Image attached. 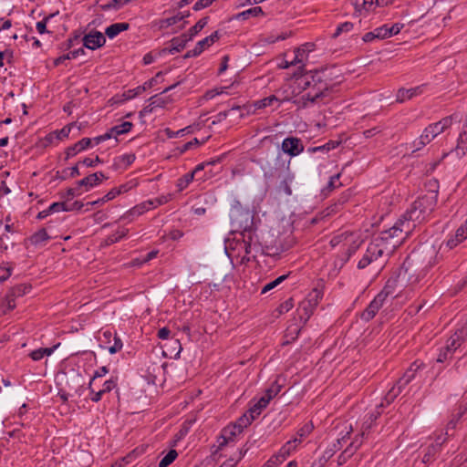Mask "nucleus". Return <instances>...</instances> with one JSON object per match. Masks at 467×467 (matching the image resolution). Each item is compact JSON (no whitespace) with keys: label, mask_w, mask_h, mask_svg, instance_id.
<instances>
[{"label":"nucleus","mask_w":467,"mask_h":467,"mask_svg":"<svg viewBox=\"0 0 467 467\" xmlns=\"http://www.w3.org/2000/svg\"><path fill=\"white\" fill-rule=\"evenodd\" d=\"M441 257L439 250L433 244H425L411 252L405 259L402 269L407 273L410 268L419 267L422 271H428L436 265Z\"/></svg>","instance_id":"obj_3"},{"label":"nucleus","mask_w":467,"mask_h":467,"mask_svg":"<svg viewBox=\"0 0 467 467\" xmlns=\"http://www.w3.org/2000/svg\"><path fill=\"white\" fill-rule=\"evenodd\" d=\"M54 16H55V14H50L49 16H46L42 21H39L36 23V30L38 31L39 34H44V33L48 32L47 30V23Z\"/></svg>","instance_id":"obj_48"},{"label":"nucleus","mask_w":467,"mask_h":467,"mask_svg":"<svg viewBox=\"0 0 467 467\" xmlns=\"http://www.w3.org/2000/svg\"><path fill=\"white\" fill-rule=\"evenodd\" d=\"M452 119H453V117L449 116V117L443 118L440 121L436 122L437 125L441 127V133L451 126Z\"/></svg>","instance_id":"obj_50"},{"label":"nucleus","mask_w":467,"mask_h":467,"mask_svg":"<svg viewBox=\"0 0 467 467\" xmlns=\"http://www.w3.org/2000/svg\"><path fill=\"white\" fill-rule=\"evenodd\" d=\"M137 185V182L135 181H130L127 183H124L117 188L119 194L124 193L131 190L133 187Z\"/></svg>","instance_id":"obj_60"},{"label":"nucleus","mask_w":467,"mask_h":467,"mask_svg":"<svg viewBox=\"0 0 467 467\" xmlns=\"http://www.w3.org/2000/svg\"><path fill=\"white\" fill-rule=\"evenodd\" d=\"M403 26V24L396 23L390 27L383 26L381 27L376 28V31H378V34L379 35V39H385L399 34Z\"/></svg>","instance_id":"obj_13"},{"label":"nucleus","mask_w":467,"mask_h":467,"mask_svg":"<svg viewBox=\"0 0 467 467\" xmlns=\"http://www.w3.org/2000/svg\"><path fill=\"white\" fill-rule=\"evenodd\" d=\"M60 346V344H57L52 348H40L38 349L33 350L29 356L33 360H40L45 356L51 355L56 348H57Z\"/></svg>","instance_id":"obj_21"},{"label":"nucleus","mask_w":467,"mask_h":467,"mask_svg":"<svg viewBox=\"0 0 467 467\" xmlns=\"http://www.w3.org/2000/svg\"><path fill=\"white\" fill-rule=\"evenodd\" d=\"M467 238V232L461 226L456 230L455 235L445 243L446 247L452 249Z\"/></svg>","instance_id":"obj_19"},{"label":"nucleus","mask_w":467,"mask_h":467,"mask_svg":"<svg viewBox=\"0 0 467 467\" xmlns=\"http://www.w3.org/2000/svg\"><path fill=\"white\" fill-rule=\"evenodd\" d=\"M359 244H360V242L358 243L355 240V237H353V239L350 241V243L347 244L348 247L346 252V257L343 259L344 263L347 262L350 258V256L356 252V250L358 248Z\"/></svg>","instance_id":"obj_43"},{"label":"nucleus","mask_w":467,"mask_h":467,"mask_svg":"<svg viewBox=\"0 0 467 467\" xmlns=\"http://www.w3.org/2000/svg\"><path fill=\"white\" fill-rule=\"evenodd\" d=\"M164 348H166V349H163V355L170 358H171L172 355L177 357L182 349L181 342L177 338H171L164 345Z\"/></svg>","instance_id":"obj_17"},{"label":"nucleus","mask_w":467,"mask_h":467,"mask_svg":"<svg viewBox=\"0 0 467 467\" xmlns=\"http://www.w3.org/2000/svg\"><path fill=\"white\" fill-rule=\"evenodd\" d=\"M49 239L50 236L47 230L45 228H41L30 237V242L33 245H39Z\"/></svg>","instance_id":"obj_25"},{"label":"nucleus","mask_w":467,"mask_h":467,"mask_svg":"<svg viewBox=\"0 0 467 467\" xmlns=\"http://www.w3.org/2000/svg\"><path fill=\"white\" fill-rule=\"evenodd\" d=\"M130 28L129 23H115L108 26L105 30V34L109 38H114L119 33L126 31Z\"/></svg>","instance_id":"obj_20"},{"label":"nucleus","mask_w":467,"mask_h":467,"mask_svg":"<svg viewBox=\"0 0 467 467\" xmlns=\"http://www.w3.org/2000/svg\"><path fill=\"white\" fill-rule=\"evenodd\" d=\"M277 100H278L277 98L275 95H272V96H269L263 99L257 100L254 103V106L256 109H263V108L272 105V103L274 101H277Z\"/></svg>","instance_id":"obj_44"},{"label":"nucleus","mask_w":467,"mask_h":467,"mask_svg":"<svg viewBox=\"0 0 467 467\" xmlns=\"http://www.w3.org/2000/svg\"><path fill=\"white\" fill-rule=\"evenodd\" d=\"M126 232L127 231H121V232H117L116 234L110 235L108 237V243L109 244H113L115 242H118L119 239H121L123 236L126 235Z\"/></svg>","instance_id":"obj_64"},{"label":"nucleus","mask_w":467,"mask_h":467,"mask_svg":"<svg viewBox=\"0 0 467 467\" xmlns=\"http://www.w3.org/2000/svg\"><path fill=\"white\" fill-rule=\"evenodd\" d=\"M108 177L105 176V174L102 171L95 172L92 174H89L88 176H86L82 180L78 181V186L82 187H88L92 188L94 186L99 185L103 180H107Z\"/></svg>","instance_id":"obj_9"},{"label":"nucleus","mask_w":467,"mask_h":467,"mask_svg":"<svg viewBox=\"0 0 467 467\" xmlns=\"http://www.w3.org/2000/svg\"><path fill=\"white\" fill-rule=\"evenodd\" d=\"M454 151L458 156H463L467 152V118L462 131L460 133Z\"/></svg>","instance_id":"obj_15"},{"label":"nucleus","mask_w":467,"mask_h":467,"mask_svg":"<svg viewBox=\"0 0 467 467\" xmlns=\"http://www.w3.org/2000/svg\"><path fill=\"white\" fill-rule=\"evenodd\" d=\"M117 386V383L115 380L113 379H109V380H107L104 382L103 384V389H100L103 393H106V392H109L110 390H112L114 388H116Z\"/></svg>","instance_id":"obj_62"},{"label":"nucleus","mask_w":467,"mask_h":467,"mask_svg":"<svg viewBox=\"0 0 467 467\" xmlns=\"http://www.w3.org/2000/svg\"><path fill=\"white\" fill-rule=\"evenodd\" d=\"M122 348V342L119 337L116 335L114 337V345L109 348V352L110 354H115Z\"/></svg>","instance_id":"obj_57"},{"label":"nucleus","mask_w":467,"mask_h":467,"mask_svg":"<svg viewBox=\"0 0 467 467\" xmlns=\"http://www.w3.org/2000/svg\"><path fill=\"white\" fill-rule=\"evenodd\" d=\"M180 84V82H177L173 85H171L170 87L166 88L162 92H161L158 95L152 96L149 99V101H151V105H154L155 108L160 107L163 108L170 102H171V99L170 97H161L162 94L169 92L170 90L173 89L175 87H177Z\"/></svg>","instance_id":"obj_11"},{"label":"nucleus","mask_w":467,"mask_h":467,"mask_svg":"<svg viewBox=\"0 0 467 467\" xmlns=\"http://www.w3.org/2000/svg\"><path fill=\"white\" fill-rule=\"evenodd\" d=\"M109 372V369L107 367L103 366L101 367L99 369H98L97 371H95V374L93 376V378L91 379L90 382H89V385H88V388L91 389L93 384H94V381L97 378H100L102 376H104L105 374H107Z\"/></svg>","instance_id":"obj_55"},{"label":"nucleus","mask_w":467,"mask_h":467,"mask_svg":"<svg viewBox=\"0 0 467 467\" xmlns=\"http://www.w3.org/2000/svg\"><path fill=\"white\" fill-rule=\"evenodd\" d=\"M73 126H74V124L71 123V124H68V125L63 127L59 130H56L55 131L56 138L57 140H63L64 138H67Z\"/></svg>","instance_id":"obj_45"},{"label":"nucleus","mask_w":467,"mask_h":467,"mask_svg":"<svg viewBox=\"0 0 467 467\" xmlns=\"http://www.w3.org/2000/svg\"><path fill=\"white\" fill-rule=\"evenodd\" d=\"M65 388L66 389H59L58 393H57L64 403H66L68 400V391L67 390L71 389L69 380L65 381Z\"/></svg>","instance_id":"obj_49"},{"label":"nucleus","mask_w":467,"mask_h":467,"mask_svg":"<svg viewBox=\"0 0 467 467\" xmlns=\"http://www.w3.org/2000/svg\"><path fill=\"white\" fill-rule=\"evenodd\" d=\"M91 142H92L91 139L83 138L82 140H80L79 141L75 143L74 145L67 148V150L65 151V153H66L65 160L67 161L69 158L75 156L77 153L86 150L87 148H88L91 145Z\"/></svg>","instance_id":"obj_10"},{"label":"nucleus","mask_w":467,"mask_h":467,"mask_svg":"<svg viewBox=\"0 0 467 467\" xmlns=\"http://www.w3.org/2000/svg\"><path fill=\"white\" fill-rule=\"evenodd\" d=\"M355 442H351L348 447L345 449L343 452L337 458V463L339 465L344 464L359 448L360 443L354 447Z\"/></svg>","instance_id":"obj_23"},{"label":"nucleus","mask_w":467,"mask_h":467,"mask_svg":"<svg viewBox=\"0 0 467 467\" xmlns=\"http://www.w3.org/2000/svg\"><path fill=\"white\" fill-rule=\"evenodd\" d=\"M242 432L243 431H237V427H235L234 424L225 427L223 430L222 435L220 437L222 441H219L218 449L222 450L229 442V441H233L236 435Z\"/></svg>","instance_id":"obj_12"},{"label":"nucleus","mask_w":467,"mask_h":467,"mask_svg":"<svg viewBox=\"0 0 467 467\" xmlns=\"http://www.w3.org/2000/svg\"><path fill=\"white\" fill-rule=\"evenodd\" d=\"M281 389H282V386L277 382V380H275L265 390V396L271 400L280 392Z\"/></svg>","instance_id":"obj_40"},{"label":"nucleus","mask_w":467,"mask_h":467,"mask_svg":"<svg viewBox=\"0 0 467 467\" xmlns=\"http://www.w3.org/2000/svg\"><path fill=\"white\" fill-rule=\"evenodd\" d=\"M264 15H265V13H264L262 7L255 6V7L249 8V9H247L245 11H243V12L237 14L234 16V18L235 19L246 20L250 16H264Z\"/></svg>","instance_id":"obj_22"},{"label":"nucleus","mask_w":467,"mask_h":467,"mask_svg":"<svg viewBox=\"0 0 467 467\" xmlns=\"http://www.w3.org/2000/svg\"><path fill=\"white\" fill-rule=\"evenodd\" d=\"M100 162H102V161L100 160V158L99 156H96L95 159L85 158L82 161V163L88 167H95L97 163H100Z\"/></svg>","instance_id":"obj_63"},{"label":"nucleus","mask_w":467,"mask_h":467,"mask_svg":"<svg viewBox=\"0 0 467 467\" xmlns=\"http://www.w3.org/2000/svg\"><path fill=\"white\" fill-rule=\"evenodd\" d=\"M193 178L194 176L193 173L192 172L186 173L185 175L181 177L177 182V187L179 191H182L183 189H185L189 185V183L192 182Z\"/></svg>","instance_id":"obj_41"},{"label":"nucleus","mask_w":467,"mask_h":467,"mask_svg":"<svg viewBox=\"0 0 467 467\" xmlns=\"http://www.w3.org/2000/svg\"><path fill=\"white\" fill-rule=\"evenodd\" d=\"M385 298H383L382 295H377L375 298L370 302L368 307L362 312L361 318L369 321L372 319L379 310L382 307Z\"/></svg>","instance_id":"obj_8"},{"label":"nucleus","mask_w":467,"mask_h":467,"mask_svg":"<svg viewBox=\"0 0 467 467\" xmlns=\"http://www.w3.org/2000/svg\"><path fill=\"white\" fill-rule=\"evenodd\" d=\"M235 109H240V107H234V108H232L230 110H225V111L219 112V113L215 116V119H213V120L212 121V124H213V125H214V124H216V123H218V122L223 121V119H225L228 117V115H229L230 111H232V110H235Z\"/></svg>","instance_id":"obj_51"},{"label":"nucleus","mask_w":467,"mask_h":467,"mask_svg":"<svg viewBox=\"0 0 467 467\" xmlns=\"http://www.w3.org/2000/svg\"><path fill=\"white\" fill-rule=\"evenodd\" d=\"M190 16V12H185V13H182V12H179L177 15L171 16V17H168L164 20L161 21V27H169L171 26H173L175 25L176 23H178L179 21L186 18V17H189Z\"/></svg>","instance_id":"obj_27"},{"label":"nucleus","mask_w":467,"mask_h":467,"mask_svg":"<svg viewBox=\"0 0 467 467\" xmlns=\"http://www.w3.org/2000/svg\"><path fill=\"white\" fill-rule=\"evenodd\" d=\"M252 422L253 417L248 418L247 413H244L234 423V425L237 427V431H243L244 429L251 425Z\"/></svg>","instance_id":"obj_34"},{"label":"nucleus","mask_w":467,"mask_h":467,"mask_svg":"<svg viewBox=\"0 0 467 467\" xmlns=\"http://www.w3.org/2000/svg\"><path fill=\"white\" fill-rule=\"evenodd\" d=\"M171 47L170 48H163L161 50V53H171L173 54L174 52H180L185 47V44L183 43V40H181L179 36L173 37L171 41Z\"/></svg>","instance_id":"obj_28"},{"label":"nucleus","mask_w":467,"mask_h":467,"mask_svg":"<svg viewBox=\"0 0 467 467\" xmlns=\"http://www.w3.org/2000/svg\"><path fill=\"white\" fill-rule=\"evenodd\" d=\"M133 127V124L130 121H125L120 125H117L111 128V132H115V137L117 135H121L128 133L131 128Z\"/></svg>","instance_id":"obj_35"},{"label":"nucleus","mask_w":467,"mask_h":467,"mask_svg":"<svg viewBox=\"0 0 467 467\" xmlns=\"http://www.w3.org/2000/svg\"><path fill=\"white\" fill-rule=\"evenodd\" d=\"M353 28V24L350 22H345L337 26L336 32L333 34L332 37L337 38L341 33L348 32Z\"/></svg>","instance_id":"obj_47"},{"label":"nucleus","mask_w":467,"mask_h":467,"mask_svg":"<svg viewBox=\"0 0 467 467\" xmlns=\"http://www.w3.org/2000/svg\"><path fill=\"white\" fill-rule=\"evenodd\" d=\"M208 17L205 16V17H202V19H200L193 26H192L190 29H189V34L192 36H196L201 30H202V28L207 25L208 23Z\"/></svg>","instance_id":"obj_38"},{"label":"nucleus","mask_w":467,"mask_h":467,"mask_svg":"<svg viewBox=\"0 0 467 467\" xmlns=\"http://www.w3.org/2000/svg\"><path fill=\"white\" fill-rule=\"evenodd\" d=\"M315 307L311 306L309 303L305 300L300 304L298 311L300 312L299 317L300 319H304V323H306L311 315L313 314Z\"/></svg>","instance_id":"obj_26"},{"label":"nucleus","mask_w":467,"mask_h":467,"mask_svg":"<svg viewBox=\"0 0 467 467\" xmlns=\"http://www.w3.org/2000/svg\"><path fill=\"white\" fill-rule=\"evenodd\" d=\"M60 211L67 212V204L66 202H54L48 207V212H50L51 213H57Z\"/></svg>","instance_id":"obj_46"},{"label":"nucleus","mask_w":467,"mask_h":467,"mask_svg":"<svg viewBox=\"0 0 467 467\" xmlns=\"http://www.w3.org/2000/svg\"><path fill=\"white\" fill-rule=\"evenodd\" d=\"M135 154H124L114 159L112 169L115 171L126 169L135 161Z\"/></svg>","instance_id":"obj_14"},{"label":"nucleus","mask_w":467,"mask_h":467,"mask_svg":"<svg viewBox=\"0 0 467 467\" xmlns=\"http://www.w3.org/2000/svg\"><path fill=\"white\" fill-rule=\"evenodd\" d=\"M349 2L354 6L355 12L358 14H361L363 10L369 12L370 7L374 5L373 1L367 0H349Z\"/></svg>","instance_id":"obj_24"},{"label":"nucleus","mask_w":467,"mask_h":467,"mask_svg":"<svg viewBox=\"0 0 467 467\" xmlns=\"http://www.w3.org/2000/svg\"><path fill=\"white\" fill-rule=\"evenodd\" d=\"M288 275H283L279 277H277L276 279H275L274 281L266 284L262 291H261V294H266L267 292H269L270 290L274 289L275 287H276L278 285H280L283 281H285L286 278H287Z\"/></svg>","instance_id":"obj_37"},{"label":"nucleus","mask_w":467,"mask_h":467,"mask_svg":"<svg viewBox=\"0 0 467 467\" xmlns=\"http://www.w3.org/2000/svg\"><path fill=\"white\" fill-rule=\"evenodd\" d=\"M402 391V386L396 384L385 396V400L388 404L391 403L396 397Z\"/></svg>","instance_id":"obj_42"},{"label":"nucleus","mask_w":467,"mask_h":467,"mask_svg":"<svg viewBox=\"0 0 467 467\" xmlns=\"http://www.w3.org/2000/svg\"><path fill=\"white\" fill-rule=\"evenodd\" d=\"M282 150L289 156L295 157L304 150V145L300 139L288 137L282 142Z\"/></svg>","instance_id":"obj_6"},{"label":"nucleus","mask_w":467,"mask_h":467,"mask_svg":"<svg viewBox=\"0 0 467 467\" xmlns=\"http://www.w3.org/2000/svg\"><path fill=\"white\" fill-rule=\"evenodd\" d=\"M441 127L437 123L430 124L422 132L420 137L413 141L414 150H418L430 143L435 137L441 134Z\"/></svg>","instance_id":"obj_5"},{"label":"nucleus","mask_w":467,"mask_h":467,"mask_svg":"<svg viewBox=\"0 0 467 467\" xmlns=\"http://www.w3.org/2000/svg\"><path fill=\"white\" fill-rule=\"evenodd\" d=\"M215 0H199L193 5L194 11H199L201 9L206 8L210 6Z\"/></svg>","instance_id":"obj_58"},{"label":"nucleus","mask_w":467,"mask_h":467,"mask_svg":"<svg viewBox=\"0 0 467 467\" xmlns=\"http://www.w3.org/2000/svg\"><path fill=\"white\" fill-rule=\"evenodd\" d=\"M422 363L418 364V361L413 362L410 367L404 373L403 377L400 378L397 384L401 385L402 389L407 386L415 377V372L420 368Z\"/></svg>","instance_id":"obj_16"},{"label":"nucleus","mask_w":467,"mask_h":467,"mask_svg":"<svg viewBox=\"0 0 467 467\" xmlns=\"http://www.w3.org/2000/svg\"><path fill=\"white\" fill-rule=\"evenodd\" d=\"M355 237V234L351 232H344L339 234L333 236L329 242L332 247L338 246L340 244L347 245Z\"/></svg>","instance_id":"obj_18"},{"label":"nucleus","mask_w":467,"mask_h":467,"mask_svg":"<svg viewBox=\"0 0 467 467\" xmlns=\"http://www.w3.org/2000/svg\"><path fill=\"white\" fill-rule=\"evenodd\" d=\"M314 430V425L311 421L304 424L297 431L296 436L286 442V444L281 449V452L284 455H288L292 450H294L296 444L300 443L302 440L307 437Z\"/></svg>","instance_id":"obj_4"},{"label":"nucleus","mask_w":467,"mask_h":467,"mask_svg":"<svg viewBox=\"0 0 467 467\" xmlns=\"http://www.w3.org/2000/svg\"><path fill=\"white\" fill-rule=\"evenodd\" d=\"M30 289H31V285H30L20 284V285H17L14 286L13 288H11L8 293H10L11 296L16 298V297L23 296Z\"/></svg>","instance_id":"obj_32"},{"label":"nucleus","mask_w":467,"mask_h":467,"mask_svg":"<svg viewBox=\"0 0 467 467\" xmlns=\"http://www.w3.org/2000/svg\"><path fill=\"white\" fill-rule=\"evenodd\" d=\"M211 45L209 41L205 37L196 44L195 47L193 48V53L200 55L206 47H209Z\"/></svg>","instance_id":"obj_52"},{"label":"nucleus","mask_w":467,"mask_h":467,"mask_svg":"<svg viewBox=\"0 0 467 467\" xmlns=\"http://www.w3.org/2000/svg\"><path fill=\"white\" fill-rule=\"evenodd\" d=\"M83 46L88 49L95 50L103 47L106 43L104 35L99 31H92L82 39Z\"/></svg>","instance_id":"obj_7"},{"label":"nucleus","mask_w":467,"mask_h":467,"mask_svg":"<svg viewBox=\"0 0 467 467\" xmlns=\"http://www.w3.org/2000/svg\"><path fill=\"white\" fill-rule=\"evenodd\" d=\"M85 54V50L83 47H80L78 49H76V50H73V51H70L69 53L66 54V55H63V56H60L58 57H57L55 60H54V65L57 67L58 65H60L61 63H63L65 60L67 59H71V58H76L78 57V56L80 55H84Z\"/></svg>","instance_id":"obj_29"},{"label":"nucleus","mask_w":467,"mask_h":467,"mask_svg":"<svg viewBox=\"0 0 467 467\" xmlns=\"http://www.w3.org/2000/svg\"><path fill=\"white\" fill-rule=\"evenodd\" d=\"M178 453L175 450H171L160 462L159 467H168L177 458Z\"/></svg>","instance_id":"obj_36"},{"label":"nucleus","mask_w":467,"mask_h":467,"mask_svg":"<svg viewBox=\"0 0 467 467\" xmlns=\"http://www.w3.org/2000/svg\"><path fill=\"white\" fill-rule=\"evenodd\" d=\"M305 52H306V49L304 48V47H299L296 48L295 58H294V60L290 61V64L297 65V64L302 63V59L300 58V57H302Z\"/></svg>","instance_id":"obj_59"},{"label":"nucleus","mask_w":467,"mask_h":467,"mask_svg":"<svg viewBox=\"0 0 467 467\" xmlns=\"http://www.w3.org/2000/svg\"><path fill=\"white\" fill-rule=\"evenodd\" d=\"M396 279H389L379 295H382L383 298L387 299L389 296H391L392 298L396 297L398 294H395V286H396Z\"/></svg>","instance_id":"obj_30"},{"label":"nucleus","mask_w":467,"mask_h":467,"mask_svg":"<svg viewBox=\"0 0 467 467\" xmlns=\"http://www.w3.org/2000/svg\"><path fill=\"white\" fill-rule=\"evenodd\" d=\"M460 346H461V343L459 342V337H457V338L451 337L450 339V343H448V345L446 346L445 348L447 351H449V353H452Z\"/></svg>","instance_id":"obj_61"},{"label":"nucleus","mask_w":467,"mask_h":467,"mask_svg":"<svg viewBox=\"0 0 467 467\" xmlns=\"http://www.w3.org/2000/svg\"><path fill=\"white\" fill-rule=\"evenodd\" d=\"M12 274V267L1 266L0 265V283L5 282L9 278Z\"/></svg>","instance_id":"obj_54"},{"label":"nucleus","mask_w":467,"mask_h":467,"mask_svg":"<svg viewBox=\"0 0 467 467\" xmlns=\"http://www.w3.org/2000/svg\"><path fill=\"white\" fill-rule=\"evenodd\" d=\"M416 92H417V88H410V89L400 88L397 93V101L401 103V102L405 101L406 99H410L413 96L416 95Z\"/></svg>","instance_id":"obj_33"},{"label":"nucleus","mask_w":467,"mask_h":467,"mask_svg":"<svg viewBox=\"0 0 467 467\" xmlns=\"http://www.w3.org/2000/svg\"><path fill=\"white\" fill-rule=\"evenodd\" d=\"M202 143V142L199 141L197 138H194L192 140L185 143L184 145H182V148L179 149L180 153H183V152L187 151L188 150L192 149L193 146H199Z\"/></svg>","instance_id":"obj_56"},{"label":"nucleus","mask_w":467,"mask_h":467,"mask_svg":"<svg viewBox=\"0 0 467 467\" xmlns=\"http://www.w3.org/2000/svg\"><path fill=\"white\" fill-rule=\"evenodd\" d=\"M438 192L429 191L419 197L410 211L400 218L389 229L380 233L368 245L362 258L358 262L359 270H367L370 275L377 276L385 267L395 250L411 234L417 224L424 222L434 210Z\"/></svg>","instance_id":"obj_1"},{"label":"nucleus","mask_w":467,"mask_h":467,"mask_svg":"<svg viewBox=\"0 0 467 467\" xmlns=\"http://www.w3.org/2000/svg\"><path fill=\"white\" fill-rule=\"evenodd\" d=\"M326 70L311 71L306 75L305 88H311L307 93L303 95L302 99L304 107L308 103L312 104H327L330 100V92L333 90V86L325 83Z\"/></svg>","instance_id":"obj_2"},{"label":"nucleus","mask_w":467,"mask_h":467,"mask_svg":"<svg viewBox=\"0 0 467 467\" xmlns=\"http://www.w3.org/2000/svg\"><path fill=\"white\" fill-rule=\"evenodd\" d=\"M323 296V292L318 288H314L305 299L306 302L309 303L315 308L317 306L319 300Z\"/></svg>","instance_id":"obj_31"},{"label":"nucleus","mask_w":467,"mask_h":467,"mask_svg":"<svg viewBox=\"0 0 467 467\" xmlns=\"http://www.w3.org/2000/svg\"><path fill=\"white\" fill-rule=\"evenodd\" d=\"M244 452L242 450L238 452V457L236 459L230 458L229 460L225 461L220 467H234L237 462L243 458Z\"/></svg>","instance_id":"obj_53"},{"label":"nucleus","mask_w":467,"mask_h":467,"mask_svg":"<svg viewBox=\"0 0 467 467\" xmlns=\"http://www.w3.org/2000/svg\"><path fill=\"white\" fill-rule=\"evenodd\" d=\"M440 451L437 450V446H432V445H430L428 448H427V451L425 452V454L423 455L422 457V462L424 463H429V462H431L434 459H435V455L439 452Z\"/></svg>","instance_id":"obj_39"}]
</instances>
